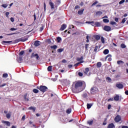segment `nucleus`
I'll return each mask as SVG.
<instances>
[{
	"label": "nucleus",
	"mask_w": 128,
	"mask_h": 128,
	"mask_svg": "<svg viewBox=\"0 0 128 128\" xmlns=\"http://www.w3.org/2000/svg\"><path fill=\"white\" fill-rule=\"evenodd\" d=\"M6 44H12V41H4L3 40L2 42V44L6 45Z\"/></svg>",
	"instance_id": "9"
},
{
	"label": "nucleus",
	"mask_w": 128,
	"mask_h": 128,
	"mask_svg": "<svg viewBox=\"0 0 128 128\" xmlns=\"http://www.w3.org/2000/svg\"><path fill=\"white\" fill-rule=\"evenodd\" d=\"M30 58H36V60H38V58H40V56H38V54L32 52V54Z\"/></svg>",
	"instance_id": "6"
},
{
	"label": "nucleus",
	"mask_w": 128,
	"mask_h": 128,
	"mask_svg": "<svg viewBox=\"0 0 128 128\" xmlns=\"http://www.w3.org/2000/svg\"><path fill=\"white\" fill-rule=\"evenodd\" d=\"M116 88H118L120 90H122V88H124V85L120 82H118L116 84Z\"/></svg>",
	"instance_id": "8"
},
{
	"label": "nucleus",
	"mask_w": 128,
	"mask_h": 128,
	"mask_svg": "<svg viewBox=\"0 0 128 128\" xmlns=\"http://www.w3.org/2000/svg\"><path fill=\"white\" fill-rule=\"evenodd\" d=\"M108 52H110V50L108 49H106L103 52L104 54H108Z\"/></svg>",
	"instance_id": "20"
},
{
	"label": "nucleus",
	"mask_w": 128,
	"mask_h": 128,
	"mask_svg": "<svg viewBox=\"0 0 128 128\" xmlns=\"http://www.w3.org/2000/svg\"><path fill=\"white\" fill-rule=\"evenodd\" d=\"M91 24L92 26H96V22H93L91 23Z\"/></svg>",
	"instance_id": "59"
},
{
	"label": "nucleus",
	"mask_w": 128,
	"mask_h": 128,
	"mask_svg": "<svg viewBox=\"0 0 128 128\" xmlns=\"http://www.w3.org/2000/svg\"><path fill=\"white\" fill-rule=\"evenodd\" d=\"M95 26H100V22H95Z\"/></svg>",
	"instance_id": "29"
},
{
	"label": "nucleus",
	"mask_w": 128,
	"mask_h": 128,
	"mask_svg": "<svg viewBox=\"0 0 128 128\" xmlns=\"http://www.w3.org/2000/svg\"><path fill=\"white\" fill-rule=\"evenodd\" d=\"M106 80L108 82H112V78L110 77H107L106 78Z\"/></svg>",
	"instance_id": "31"
},
{
	"label": "nucleus",
	"mask_w": 128,
	"mask_h": 128,
	"mask_svg": "<svg viewBox=\"0 0 128 128\" xmlns=\"http://www.w3.org/2000/svg\"><path fill=\"white\" fill-rule=\"evenodd\" d=\"M32 92L34 94H38V90L34 88L33 89Z\"/></svg>",
	"instance_id": "34"
},
{
	"label": "nucleus",
	"mask_w": 128,
	"mask_h": 128,
	"mask_svg": "<svg viewBox=\"0 0 128 128\" xmlns=\"http://www.w3.org/2000/svg\"><path fill=\"white\" fill-rule=\"evenodd\" d=\"M85 70L84 74H88V72H90V68H86Z\"/></svg>",
	"instance_id": "33"
},
{
	"label": "nucleus",
	"mask_w": 128,
	"mask_h": 128,
	"mask_svg": "<svg viewBox=\"0 0 128 128\" xmlns=\"http://www.w3.org/2000/svg\"><path fill=\"white\" fill-rule=\"evenodd\" d=\"M24 51H21L19 53V56H22V55H24Z\"/></svg>",
	"instance_id": "47"
},
{
	"label": "nucleus",
	"mask_w": 128,
	"mask_h": 128,
	"mask_svg": "<svg viewBox=\"0 0 128 128\" xmlns=\"http://www.w3.org/2000/svg\"><path fill=\"white\" fill-rule=\"evenodd\" d=\"M10 21L12 22H14V18H10Z\"/></svg>",
	"instance_id": "61"
},
{
	"label": "nucleus",
	"mask_w": 128,
	"mask_h": 128,
	"mask_svg": "<svg viewBox=\"0 0 128 128\" xmlns=\"http://www.w3.org/2000/svg\"><path fill=\"white\" fill-rule=\"evenodd\" d=\"M56 40H57V42H60V40H62V38L60 37H58L56 38Z\"/></svg>",
	"instance_id": "45"
},
{
	"label": "nucleus",
	"mask_w": 128,
	"mask_h": 128,
	"mask_svg": "<svg viewBox=\"0 0 128 128\" xmlns=\"http://www.w3.org/2000/svg\"><path fill=\"white\" fill-rule=\"evenodd\" d=\"M58 52H64V48H59L57 50Z\"/></svg>",
	"instance_id": "39"
},
{
	"label": "nucleus",
	"mask_w": 128,
	"mask_h": 128,
	"mask_svg": "<svg viewBox=\"0 0 128 128\" xmlns=\"http://www.w3.org/2000/svg\"><path fill=\"white\" fill-rule=\"evenodd\" d=\"M62 62H63V64H66V60L64 59L62 60Z\"/></svg>",
	"instance_id": "63"
},
{
	"label": "nucleus",
	"mask_w": 128,
	"mask_h": 128,
	"mask_svg": "<svg viewBox=\"0 0 128 128\" xmlns=\"http://www.w3.org/2000/svg\"><path fill=\"white\" fill-rule=\"evenodd\" d=\"M6 86V84H4L2 85H0V88H2L4 86Z\"/></svg>",
	"instance_id": "60"
},
{
	"label": "nucleus",
	"mask_w": 128,
	"mask_h": 128,
	"mask_svg": "<svg viewBox=\"0 0 128 128\" xmlns=\"http://www.w3.org/2000/svg\"><path fill=\"white\" fill-rule=\"evenodd\" d=\"M122 120V117L120 115H117L114 118V122H120Z\"/></svg>",
	"instance_id": "5"
},
{
	"label": "nucleus",
	"mask_w": 128,
	"mask_h": 128,
	"mask_svg": "<svg viewBox=\"0 0 128 128\" xmlns=\"http://www.w3.org/2000/svg\"><path fill=\"white\" fill-rule=\"evenodd\" d=\"M8 74H6V73L4 74H2V78H8Z\"/></svg>",
	"instance_id": "42"
},
{
	"label": "nucleus",
	"mask_w": 128,
	"mask_h": 128,
	"mask_svg": "<svg viewBox=\"0 0 128 128\" xmlns=\"http://www.w3.org/2000/svg\"><path fill=\"white\" fill-rule=\"evenodd\" d=\"M82 96L84 98H86V96H88V94H86V93H85V94H83Z\"/></svg>",
	"instance_id": "48"
},
{
	"label": "nucleus",
	"mask_w": 128,
	"mask_h": 128,
	"mask_svg": "<svg viewBox=\"0 0 128 128\" xmlns=\"http://www.w3.org/2000/svg\"><path fill=\"white\" fill-rule=\"evenodd\" d=\"M78 75L79 76H84V74L82 72H79L78 73Z\"/></svg>",
	"instance_id": "50"
},
{
	"label": "nucleus",
	"mask_w": 128,
	"mask_h": 128,
	"mask_svg": "<svg viewBox=\"0 0 128 128\" xmlns=\"http://www.w3.org/2000/svg\"><path fill=\"white\" fill-rule=\"evenodd\" d=\"M110 24H112V26H114V25L116 24V22L114 21H112V22H110Z\"/></svg>",
	"instance_id": "44"
},
{
	"label": "nucleus",
	"mask_w": 128,
	"mask_h": 128,
	"mask_svg": "<svg viewBox=\"0 0 128 128\" xmlns=\"http://www.w3.org/2000/svg\"><path fill=\"white\" fill-rule=\"evenodd\" d=\"M82 86L84 88H86V82L82 80L76 81L72 84V90L74 94H76V90L82 92Z\"/></svg>",
	"instance_id": "1"
},
{
	"label": "nucleus",
	"mask_w": 128,
	"mask_h": 128,
	"mask_svg": "<svg viewBox=\"0 0 128 128\" xmlns=\"http://www.w3.org/2000/svg\"><path fill=\"white\" fill-rule=\"evenodd\" d=\"M66 28V24H62L60 28V30H64Z\"/></svg>",
	"instance_id": "10"
},
{
	"label": "nucleus",
	"mask_w": 128,
	"mask_h": 128,
	"mask_svg": "<svg viewBox=\"0 0 128 128\" xmlns=\"http://www.w3.org/2000/svg\"><path fill=\"white\" fill-rule=\"evenodd\" d=\"M122 128H128V126H122Z\"/></svg>",
	"instance_id": "64"
},
{
	"label": "nucleus",
	"mask_w": 128,
	"mask_h": 128,
	"mask_svg": "<svg viewBox=\"0 0 128 128\" xmlns=\"http://www.w3.org/2000/svg\"><path fill=\"white\" fill-rule=\"evenodd\" d=\"M93 123H94V120H88V122H87V124H89L90 126H92V124Z\"/></svg>",
	"instance_id": "23"
},
{
	"label": "nucleus",
	"mask_w": 128,
	"mask_h": 128,
	"mask_svg": "<svg viewBox=\"0 0 128 128\" xmlns=\"http://www.w3.org/2000/svg\"><path fill=\"white\" fill-rule=\"evenodd\" d=\"M94 105V104H87V108L88 110H90L92 106Z\"/></svg>",
	"instance_id": "19"
},
{
	"label": "nucleus",
	"mask_w": 128,
	"mask_h": 128,
	"mask_svg": "<svg viewBox=\"0 0 128 128\" xmlns=\"http://www.w3.org/2000/svg\"><path fill=\"white\" fill-rule=\"evenodd\" d=\"M84 60V56H82L80 58H76V60L77 62H82Z\"/></svg>",
	"instance_id": "21"
},
{
	"label": "nucleus",
	"mask_w": 128,
	"mask_h": 128,
	"mask_svg": "<svg viewBox=\"0 0 128 128\" xmlns=\"http://www.w3.org/2000/svg\"><path fill=\"white\" fill-rule=\"evenodd\" d=\"M84 9H82L81 10H78V14H84Z\"/></svg>",
	"instance_id": "24"
},
{
	"label": "nucleus",
	"mask_w": 128,
	"mask_h": 128,
	"mask_svg": "<svg viewBox=\"0 0 128 128\" xmlns=\"http://www.w3.org/2000/svg\"><path fill=\"white\" fill-rule=\"evenodd\" d=\"M96 66L98 68H101L102 67V62H98L96 64Z\"/></svg>",
	"instance_id": "26"
},
{
	"label": "nucleus",
	"mask_w": 128,
	"mask_h": 128,
	"mask_svg": "<svg viewBox=\"0 0 128 128\" xmlns=\"http://www.w3.org/2000/svg\"><path fill=\"white\" fill-rule=\"evenodd\" d=\"M104 30L106 32H110L112 30V28L110 26H104Z\"/></svg>",
	"instance_id": "7"
},
{
	"label": "nucleus",
	"mask_w": 128,
	"mask_h": 128,
	"mask_svg": "<svg viewBox=\"0 0 128 128\" xmlns=\"http://www.w3.org/2000/svg\"><path fill=\"white\" fill-rule=\"evenodd\" d=\"M90 36H86V42H90V40H88V38H89Z\"/></svg>",
	"instance_id": "53"
},
{
	"label": "nucleus",
	"mask_w": 128,
	"mask_h": 128,
	"mask_svg": "<svg viewBox=\"0 0 128 128\" xmlns=\"http://www.w3.org/2000/svg\"><path fill=\"white\" fill-rule=\"evenodd\" d=\"M94 38H96V40H100V36L98 35H96L94 36Z\"/></svg>",
	"instance_id": "35"
},
{
	"label": "nucleus",
	"mask_w": 128,
	"mask_h": 128,
	"mask_svg": "<svg viewBox=\"0 0 128 128\" xmlns=\"http://www.w3.org/2000/svg\"><path fill=\"white\" fill-rule=\"evenodd\" d=\"M16 60L17 62H19V64L22 63V57L20 56L19 58H16Z\"/></svg>",
	"instance_id": "15"
},
{
	"label": "nucleus",
	"mask_w": 128,
	"mask_h": 128,
	"mask_svg": "<svg viewBox=\"0 0 128 128\" xmlns=\"http://www.w3.org/2000/svg\"><path fill=\"white\" fill-rule=\"evenodd\" d=\"M28 40V38H26V36L22 37L20 38L15 40L13 42H12V44H18V42H26Z\"/></svg>",
	"instance_id": "2"
},
{
	"label": "nucleus",
	"mask_w": 128,
	"mask_h": 128,
	"mask_svg": "<svg viewBox=\"0 0 128 128\" xmlns=\"http://www.w3.org/2000/svg\"><path fill=\"white\" fill-rule=\"evenodd\" d=\"M126 18H124L122 19V24H124L126 22Z\"/></svg>",
	"instance_id": "52"
},
{
	"label": "nucleus",
	"mask_w": 128,
	"mask_h": 128,
	"mask_svg": "<svg viewBox=\"0 0 128 128\" xmlns=\"http://www.w3.org/2000/svg\"><path fill=\"white\" fill-rule=\"evenodd\" d=\"M49 4L51 7L52 10L54 8V4L52 2H50Z\"/></svg>",
	"instance_id": "16"
},
{
	"label": "nucleus",
	"mask_w": 128,
	"mask_h": 128,
	"mask_svg": "<svg viewBox=\"0 0 128 128\" xmlns=\"http://www.w3.org/2000/svg\"><path fill=\"white\" fill-rule=\"evenodd\" d=\"M40 32H42V30H44V26L40 28Z\"/></svg>",
	"instance_id": "57"
},
{
	"label": "nucleus",
	"mask_w": 128,
	"mask_h": 128,
	"mask_svg": "<svg viewBox=\"0 0 128 128\" xmlns=\"http://www.w3.org/2000/svg\"><path fill=\"white\" fill-rule=\"evenodd\" d=\"M83 62H84V60H82L80 62H77L75 64H74V66H78V64H83Z\"/></svg>",
	"instance_id": "30"
},
{
	"label": "nucleus",
	"mask_w": 128,
	"mask_h": 128,
	"mask_svg": "<svg viewBox=\"0 0 128 128\" xmlns=\"http://www.w3.org/2000/svg\"><path fill=\"white\" fill-rule=\"evenodd\" d=\"M37 88L38 90H40L42 92H46V90H48V87L45 86L41 85L40 87L38 86Z\"/></svg>",
	"instance_id": "3"
},
{
	"label": "nucleus",
	"mask_w": 128,
	"mask_h": 128,
	"mask_svg": "<svg viewBox=\"0 0 128 128\" xmlns=\"http://www.w3.org/2000/svg\"><path fill=\"white\" fill-rule=\"evenodd\" d=\"M108 128H114L116 126H114V123L109 124Z\"/></svg>",
	"instance_id": "14"
},
{
	"label": "nucleus",
	"mask_w": 128,
	"mask_h": 128,
	"mask_svg": "<svg viewBox=\"0 0 128 128\" xmlns=\"http://www.w3.org/2000/svg\"><path fill=\"white\" fill-rule=\"evenodd\" d=\"M118 64H124V62L122 60H118L117 61Z\"/></svg>",
	"instance_id": "41"
},
{
	"label": "nucleus",
	"mask_w": 128,
	"mask_h": 128,
	"mask_svg": "<svg viewBox=\"0 0 128 128\" xmlns=\"http://www.w3.org/2000/svg\"><path fill=\"white\" fill-rule=\"evenodd\" d=\"M10 15V12H6V18H8V16Z\"/></svg>",
	"instance_id": "55"
},
{
	"label": "nucleus",
	"mask_w": 128,
	"mask_h": 128,
	"mask_svg": "<svg viewBox=\"0 0 128 128\" xmlns=\"http://www.w3.org/2000/svg\"><path fill=\"white\" fill-rule=\"evenodd\" d=\"M108 58H109L108 60V62H112V55L110 54H108L106 56L105 58L106 60Z\"/></svg>",
	"instance_id": "11"
},
{
	"label": "nucleus",
	"mask_w": 128,
	"mask_h": 128,
	"mask_svg": "<svg viewBox=\"0 0 128 128\" xmlns=\"http://www.w3.org/2000/svg\"><path fill=\"white\" fill-rule=\"evenodd\" d=\"M96 4H98V2L96 1V2H94L92 4V6H96Z\"/></svg>",
	"instance_id": "49"
},
{
	"label": "nucleus",
	"mask_w": 128,
	"mask_h": 128,
	"mask_svg": "<svg viewBox=\"0 0 128 128\" xmlns=\"http://www.w3.org/2000/svg\"><path fill=\"white\" fill-rule=\"evenodd\" d=\"M102 12L101 11H98L96 12V16H102Z\"/></svg>",
	"instance_id": "27"
},
{
	"label": "nucleus",
	"mask_w": 128,
	"mask_h": 128,
	"mask_svg": "<svg viewBox=\"0 0 128 128\" xmlns=\"http://www.w3.org/2000/svg\"><path fill=\"white\" fill-rule=\"evenodd\" d=\"M26 96H28L27 93H26L24 94V100L25 102H28V100H30L28 99V98H26Z\"/></svg>",
	"instance_id": "13"
},
{
	"label": "nucleus",
	"mask_w": 128,
	"mask_h": 128,
	"mask_svg": "<svg viewBox=\"0 0 128 128\" xmlns=\"http://www.w3.org/2000/svg\"><path fill=\"white\" fill-rule=\"evenodd\" d=\"M103 22H104L108 23V22H110V20H108V19L104 18V19L103 20Z\"/></svg>",
	"instance_id": "40"
},
{
	"label": "nucleus",
	"mask_w": 128,
	"mask_h": 128,
	"mask_svg": "<svg viewBox=\"0 0 128 128\" xmlns=\"http://www.w3.org/2000/svg\"><path fill=\"white\" fill-rule=\"evenodd\" d=\"M2 8H8V4H3L2 5Z\"/></svg>",
	"instance_id": "46"
},
{
	"label": "nucleus",
	"mask_w": 128,
	"mask_h": 128,
	"mask_svg": "<svg viewBox=\"0 0 128 128\" xmlns=\"http://www.w3.org/2000/svg\"><path fill=\"white\" fill-rule=\"evenodd\" d=\"M125 0H122L119 2V4H122L124 2Z\"/></svg>",
	"instance_id": "51"
},
{
	"label": "nucleus",
	"mask_w": 128,
	"mask_h": 128,
	"mask_svg": "<svg viewBox=\"0 0 128 128\" xmlns=\"http://www.w3.org/2000/svg\"><path fill=\"white\" fill-rule=\"evenodd\" d=\"M4 124H6L8 126H10V122L8 121H4Z\"/></svg>",
	"instance_id": "38"
},
{
	"label": "nucleus",
	"mask_w": 128,
	"mask_h": 128,
	"mask_svg": "<svg viewBox=\"0 0 128 128\" xmlns=\"http://www.w3.org/2000/svg\"><path fill=\"white\" fill-rule=\"evenodd\" d=\"M66 114H70L72 112V108H69L66 110Z\"/></svg>",
	"instance_id": "28"
},
{
	"label": "nucleus",
	"mask_w": 128,
	"mask_h": 128,
	"mask_svg": "<svg viewBox=\"0 0 128 128\" xmlns=\"http://www.w3.org/2000/svg\"><path fill=\"white\" fill-rule=\"evenodd\" d=\"M120 47L122 48H126V46L124 44H120Z\"/></svg>",
	"instance_id": "37"
},
{
	"label": "nucleus",
	"mask_w": 128,
	"mask_h": 128,
	"mask_svg": "<svg viewBox=\"0 0 128 128\" xmlns=\"http://www.w3.org/2000/svg\"><path fill=\"white\" fill-rule=\"evenodd\" d=\"M22 120H26V116H23L22 118Z\"/></svg>",
	"instance_id": "62"
},
{
	"label": "nucleus",
	"mask_w": 128,
	"mask_h": 128,
	"mask_svg": "<svg viewBox=\"0 0 128 128\" xmlns=\"http://www.w3.org/2000/svg\"><path fill=\"white\" fill-rule=\"evenodd\" d=\"M96 92H98V88L96 87H92L90 89V93L92 94H96Z\"/></svg>",
	"instance_id": "4"
},
{
	"label": "nucleus",
	"mask_w": 128,
	"mask_h": 128,
	"mask_svg": "<svg viewBox=\"0 0 128 128\" xmlns=\"http://www.w3.org/2000/svg\"><path fill=\"white\" fill-rule=\"evenodd\" d=\"M48 72H52V66H48Z\"/></svg>",
	"instance_id": "32"
},
{
	"label": "nucleus",
	"mask_w": 128,
	"mask_h": 128,
	"mask_svg": "<svg viewBox=\"0 0 128 128\" xmlns=\"http://www.w3.org/2000/svg\"><path fill=\"white\" fill-rule=\"evenodd\" d=\"M50 48H52V50H56V48H58V46L56 45H54V46H50Z\"/></svg>",
	"instance_id": "25"
},
{
	"label": "nucleus",
	"mask_w": 128,
	"mask_h": 128,
	"mask_svg": "<svg viewBox=\"0 0 128 128\" xmlns=\"http://www.w3.org/2000/svg\"><path fill=\"white\" fill-rule=\"evenodd\" d=\"M101 41L102 44H104V37L101 38Z\"/></svg>",
	"instance_id": "54"
},
{
	"label": "nucleus",
	"mask_w": 128,
	"mask_h": 128,
	"mask_svg": "<svg viewBox=\"0 0 128 128\" xmlns=\"http://www.w3.org/2000/svg\"><path fill=\"white\" fill-rule=\"evenodd\" d=\"M111 108H112V105L108 104V110H110Z\"/></svg>",
	"instance_id": "56"
},
{
	"label": "nucleus",
	"mask_w": 128,
	"mask_h": 128,
	"mask_svg": "<svg viewBox=\"0 0 128 128\" xmlns=\"http://www.w3.org/2000/svg\"><path fill=\"white\" fill-rule=\"evenodd\" d=\"M88 46H90L88 44H85V50L86 51L88 50Z\"/></svg>",
	"instance_id": "36"
},
{
	"label": "nucleus",
	"mask_w": 128,
	"mask_h": 128,
	"mask_svg": "<svg viewBox=\"0 0 128 128\" xmlns=\"http://www.w3.org/2000/svg\"><path fill=\"white\" fill-rule=\"evenodd\" d=\"M28 110H32V112H36V107H34V106H30L28 108Z\"/></svg>",
	"instance_id": "18"
},
{
	"label": "nucleus",
	"mask_w": 128,
	"mask_h": 128,
	"mask_svg": "<svg viewBox=\"0 0 128 128\" xmlns=\"http://www.w3.org/2000/svg\"><path fill=\"white\" fill-rule=\"evenodd\" d=\"M98 46H95V48L94 49V52H98Z\"/></svg>",
	"instance_id": "43"
},
{
	"label": "nucleus",
	"mask_w": 128,
	"mask_h": 128,
	"mask_svg": "<svg viewBox=\"0 0 128 128\" xmlns=\"http://www.w3.org/2000/svg\"><path fill=\"white\" fill-rule=\"evenodd\" d=\"M12 116V112H9L6 114V118H10V116Z\"/></svg>",
	"instance_id": "22"
},
{
	"label": "nucleus",
	"mask_w": 128,
	"mask_h": 128,
	"mask_svg": "<svg viewBox=\"0 0 128 128\" xmlns=\"http://www.w3.org/2000/svg\"><path fill=\"white\" fill-rule=\"evenodd\" d=\"M41 42L38 40H36L35 41L34 43V46H39L40 45V44Z\"/></svg>",
	"instance_id": "12"
},
{
	"label": "nucleus",
	"mask_w": 128,
	"mask_h": 128,
	"mask_svg": "<svg viewBox=\"0 0 128 128\" xmlns=\"http://www.w3.org/2000/svg\"><path fill=\"white\" fill-rule=\"evenodd\" d=\"M114 100H116V102H118V100H120V96L116 95L114 97Z\"/></svg>",
	"instance_id": "17"
},
{
	"label": "nucleus",
	"mask_w": 128,
	"mask_h": 128,
	"mask_svg": "<svg viewBox=\"0 0 128 128\" xmlns=\"http://www.w3.org/2000/svg\"><path fill=\"white\" fill-rule=\"evenodd\" d=\"M10 30L14 31V30H16V28H10Z\"/></svg>",
	"instance_id": "58"
}]
</instances>
